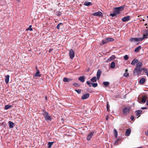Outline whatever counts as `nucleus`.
<instances>
[{"instance_id": "obj_1", "label": "nucleus", "mask_w": 148, "mask_h": 148, "mask_svg": "<svg viewBox=\"0 0 148 148\" xmlns=\"http://www.w3.org/2000/svg\"><path fill=\"white\" fill-rule=\"evenodd\" d=\"M43 115L46 121H51L52 117L49 114L48 112L45 110L43 111Z\"/></svg>"}, {"instance_id": "obj_2", "label": "nucleus", "mask_w": 148, "mask_h": 148, "mask_svg": "<svg viewBox=\"0 0 148 148\" xmlns=\"http://www.w3.org/2000/svg\"><path fill=\"white\" fill-rule=\"evenodd\" d=\"M142 71V69L136 67L135 68L133 71V73L134 74L136 73L138 74L140 73Z\"/></svg>"}, {"instance_id": "obj_3", "label": "nucleus", "mask_w": 148, "mask_h": 148, "mask_svg": "<svg viewBox=\"0 0 148 148\" xmlns=\"http://www.w3.org/2000/svg\"><path fill=\"white\" fill-rule=\"evenodd\" d=\"M69 55L71 59L73 58L75 56V53L74 51L72 49L69 50Z\"/></svg>"}, {"instance_id": "obj_4", "label": "nucleus", "mask_w": 148, "mask_h": 148, "mask_svg": "<svg viewBox=\"0 0 148 148\" xmlns=\"http://www.w3.org/2000/svg\"><path fill=\"white\" fill-rule=\"evenodd\" d=\"M130 41L132 42H134L135 41L138 42L141 41L140 38H132L130 39Z\"/></svg>"}, {"instance_id": "obj_5", "label": "nucleus", "mask_w": 148, "mask_h": 148, "mask_svg": "<svg viewBox=\"0 0 148 148\" xmlns=\"http://www.w3.org/2000/svg\"><path fill=\"white\" fill-rule=\"evenodd\" d=\"M92 15L94 16H97L100 17L102 16L103 13L101 12H98L93 13Z\"/></svg>"}, {"instance_id": "obj_6", "label": "nucleus", "mask_w": 148, "mask_h": 148, "mask_svg": "<svg viewBox=\"0 0 148 148\" xmlns=\"http://www.w3.org/2000/svg\"><path fill=\"white\" fill-rule=\"evenodd\" d=\"M130 110V108L127 107L124 108L123 110V113L124 114H126L129 113Z\"/></svg>"}, {"instance_id": "obj_7", "label": "nucleus", "mask_w": 148, "mask_h": 148, "mask_svg": "<svg viewBox=\"0 0 148 148\" xmlns=\"http://www.w3.org/2000/svg\"><path fill=\"white\" fill-rule=\"evenodd\" d=\"M102 72L101 70L98 69L97 71V79L98 80L101 75Z\"/></svg>"}, {"instance_id": "obj_8", "label": "nucleus", "mask_w": 148, "mask_h": 148, "mask_svg": "<svg viewBox=\"0 0 148 148\" xmlns=\"http://www.w3.org/2000/svg\"><path fill=\"white\" fill-rule=\"evenodd\" d=\"M89 97V94L88 93H87L86 94L83 95L81 97V99H87Z\"/></svg>"}, {"instance_id": "obj_9", "label": "nucleus", "mask_w": 148, "mask_h": 148, "mask_svg": "<svg viewBox=\"0 0 148 148\" xmlns=\"http://www.w3.org/2000/svg\"><path fill=\"white\" fill-rule=\"evenodd\" d=\"M94 132H91L89 134L87 137V140L89 141L90 140L92 137L94 135Z\"/></svg>"}, {"instance_id": "obj_10", "label": "nucleus", "mask_w": 148, "mask_h": 148, "mask_svg": "<svg viewBox=\"0 0 148 148\" xmlns=\"http://www.w3.org/2000/svg\"><path fill=\"white\" fill-rule=\"evenodd\" d=\"M130 20V16H127L124 17L122 19V20L123 22H125L128 21Z\"/></svg>"}, {"instance_id": "obj_11", "label": "nucleus", "mask_w": 148, "mask_h": 148, "mask_svg": "<svg viewBox=\"0 0 148 148\" xmlns=\"http://www.w3.org/2000/svg\"><path fill=\"white\" fill-rule=\"evenodd\" d=\"M116 58V57L114 55L112 56L109 58H108L106 62H109L110 61Z\"/></svg>"}, {"instance_id": "obj_12", "label": "nucleus", "mask_w": 148, "mask_h": 148, "mask_svg": "<svg viewBox=\"0 0 148 148\" xmlns=\"http://www.w3.org/2000/svg\"><path fill=\"white\" fill-rule=\"evenodd\" d=\"M131 132V129L130 128L127 130L125 132V135L127 136H128L130 135Z\"/></svg>"}, {"instance_id": "obj_13", "label": "nucleus", "mask_w": 148, "mask_h": 148, "mask_svg": "<svg viewBox=\"0 0 148 148\" xmlns=\"http://www.w3.org/2000/svg\"><path fill=\"white\" fill-rule=\"evenodd\" d=\"M72 80V79L67 78L66 77H64L63 78V81L64 82H68Z\"/></svg>"}, {"instance_id": "obj_14", "label": "nucleus", "mask_w": 148, "mask_h": 148, "mask_svg": "<svg viewBox=\"0 0 148 148\" xmlns=\"http://www.w3.org/2000/svg\"><path fill=\"white\" fill-rule=\"evenodd\" d=\"M8 123L10 128H12L15 125L14 123L13 122L11 121H9Z\"/></svg>"}, {"instance_id": "obj_15", "label": "nucleus", "mask_w": 148, "mask_h": 148, "mask_svg": "<svg viewBox=\"0 0 148 148\" xmlns=\"http://www.w3.org/2000/svg\"><path fill=\"white\" fill-rule=\"evenodd\" d=\"M85 77L84 76H82L79 77L78 78V80L82 82H84Z\"/></svg>"}, {"instance_id": "obj_16", "label": "nucleus", "mask_w": 148, "mask_h": 148, "mask_svg": "<svg viewBox=\"0 0 148 148\" xmlns=\"http://www.w3.org/2000/svg\"><path fill=\"white\" fill-rule=\"evenodd\" d=\"M138 62V60L137 59L135 58L134 59L131 63L132 65H134L135 64L137 63Z\"/></svg>"}, {"instance_id": "obj_17", "label": "nucleus", "mask_w": 148, "mask_h": 148, "mask_svg": "<svg viewBox=\"0 0 148 148\" xmlns=\"http://www.w3.org/2000/svg\"><path fill=\"white\" fill-rule=\"evenodd\" d=\"M9 77L10 76L9 75H7L5 77V81L7 84L9 82Z\"/></svg>"}, {"instance_id": "obj_18", "label": "nucleus", "mask_w": 148, "mask_h": 148, "mask_svg": "<svg viewBox=\"0 0 148 148\" xmlns=\"http://www.w3.org/2000/svg\"><path fill=\"white\" fill-rule=\"evenodd\" d=\"M142 111L141 110H137L136 112V116H138V118L140 116V114L142 113Z\"/></svg>"}, {"instance_id": "obj_19", "label": "nucleus", "mask_w": 148, "mask_h": 148, "mask_svg": "<svg viewBox=\"0 0 148 148\" xmlns=\"http://www.w3.org/2000/svg\"><path fill=\"white\" fill-rule=\"evenodd\" d=\"M142 66V62H140L138 63L136 65V67L141 69V67Z\"/></svg>"}, {"instance_id": "obj_20", "label": "nucleus", "mask_w": 148, "mask_h": 148, "mask_svg": "<svg viewBox=\"0 0 148 148\" xmlns=\"http://www.w3.org/2000/svg\"><path fill=\"white\" fill-rule=\"evenodd\" d=\"M141 49V47L140 46H139L136 48L134 50V52L136 53L138 52Z\"/></svg>"}, {"instance_id": "obj_21", "label": "nucleus", "mask_w": 148, "mask_h": 148, "mask_svg": "<svg viewBox=\"0 0 148 148\" xmlns=\"http://www.w3.org/2000/svg\"><path fill=\"white\" fill-rule=\"evenodd\" d=\"M84 4L85 5L88 6L91 5L92 3L91 2L86 1L84 3Z\"/></svg>"}, {"instance_id": "obj_22", "label": "nucleus", "mask_w": 148, "mask_h": 148, "mask_svg": "<svg viewBox=\"0 0 148 148\" xmlns=\"http://www.w3.org/2000/svg\"><path fill=\"white\" fill-rule=\"evenodd\" d=\"M97 77H93L90 80H91V82H96L97 81Z\"/></svg>"}, {"instance_id": "obj_23", "label": "nucleus", "mask_w": 148, "mask_h": 148, "mask_svg": "<svg viewBox=\"0 0 148 148\" xmlns=\"http://www.w3.org/2000/svg\"><path fill=\"white\" fill-rule=\"evenodd\" d=\"M120 12L119 9L118 8H114V12L116 13V14L120 13Z\"/></svg>"}, {"instance_id": "obj_24", "label": "nucleus", "mask_w": 148, "mask_h": 148, "mask_svg": "<svg viewBox=\"0 0 148 148\" xmlns=\"http://www.w3.org/2000/svg\"><path fill=\"white\" fill-rule=\"evenodd\" d=\"M146 97L145 96H143L142 97L141 100V102L142 103H144L145 102L146 100Z\"/></svg>"}, {"instance_id": "obj_25", "label": "nucleus", "mask_w": 148, "mask_h": 148, "mask_svg": "<svg viewBox=\"0 0 148 148\" xmlns=\"http://www.w3.org/2000/svg\"><path fill=\"white\" fill-rule=\"evenodd\" d=\"M145 81V78H143L141 79L139 81V83L140 84H143Z\"/></svg>"}, {"instance_id": "obj_26", "label": "nucleus", "mask_w": 148, "mask_h": 148, "mask_svg": "<svg viewBox=\"0 0 148 148\" xmlns=\"http://www.w3.org/2000/svg\"><path fill=\"white\" fill-rule=\"evenodd\" d=\"M102 42H103L102 43H101L100 44V45H103L104 44H105L107 43L108 42V41H107L106 38L103 40H102Z\"/></svg>"}, {"instance_id": "obj_27", "label": "nucleus", "mask_w": 148, "mask_h": 148, "mask_svg": "<svg viewBox=\"0 0 148 148\" xmlns=\"http://www.w3.org/2000/svg\"><path fill=\"white\" fill-rule=\"evenodd\" d=\"M110 67L111 68L114 69L115 67V63L114 62H112L110 65Z\"/></svg>"}, {"instance_id": "obj_28", "label": "nucleus", "mask_w": 148, "mask_h": 148, "mask_svg": "<svg viewBox=\"0 0 148 148\" xmlns=\"http://www.w3.org/2000/svg\"><path fill=\"white\" fill-rule=\"evenodd\" d=\"M108 42L109 41H112L114 40V39L112 38H106Z\"/></svg>"}, {"instance_id": "obj_29", "label": "nucleus", "mask_w": 148, "mask_h": 148, "mask_svg": "<svg viewBox=\"0 0 148 148\" xmlns=\"http://www.w3.org/2000/svg\"><path fill=\"white\" fill-rule=\"evenodd\" d=\"M109 84V82H103V84L106 86H108Z\"/></svg>"}, {"instance_id": "obj_30", "label": "nucleus", "mask_w": 148, "mask_h": 148, "mask_svg": "<svg viewBox=\"0 0 148 148\" xmlns=\"http://www.w3.org/2000/svg\"><path fill=\"white\" fill-rule=\"evenodd\" d=\"M124 6V5H123L120 7H118V8L119 9L120 11L121 12V11H122L123 10Z\"/></svg>"}, {"instance_id": "obj_31", "label": "nucleus", "mask_w": 148, "mask_h": 148, "mask_svg": "<svg viewBox=\"0 0 148 148\" xmlns=\"http://www.w3.org/2000/svg\"><path fill=\"white\" fill-rule=\"evenodd\" d=\"M54 142H49L48 143V147L50 148L51 147V146L53 143Z\"/></svg>"}, {"instance_id": "obj_32", "label": "nucleus", "mask_w": 148, "mask_h": 148, "mask_svg": "<svg viewBox=\"0 0 148 148\" xmlns=\"http://www.w3.org/2000/svg\"><path fill=\"white\" fill-rule=\"evenodd\" d=\"M40 73L39 71L38 70H37V71L36 73L35 74V76H40V75L39 74Z\"/></svg>"}, {"instance_id": "obj_33", "label": "nucleus", "mask_w": 148, "mask_h": 148, "mask_svg": "<svg viewBox=\"0 0 148 148\" xmlns=\"http://www.w3.org/2000/svg\"><path fill=\"white\" fill-rule=\"evenodd\" d=\"M147 36H146L145 34H144L142 38H140L141 41H142L144 38H147Z\"/></svg>"}, {"instance_id": "obj_34", "label": "nucleus", "mask_w": 148, "mask_h": 148, "mask_svg": "<svg viewBox=\"0 0 148 148\" xmlns=\"http://www.w3.org/2000/svg\"><path fill=\"white\" fill-rule=\"evenodd\" d=\"M114 134L115 137L116 138L117 136V132L115 129H114Z\"/></svg>"}, {"instance_id": "obj_35", "label": "nucleus", "mask_w": 148, "mask_h": 148, "mask_svg": "<svg viewBox=\"0 0 148 148\" xmlns=\"http://www.w3.org/2000/svg\"><path fill=\"white\" fill-rule=\"evenodd\" d=\"M92 84V86L93 87H96L97 86L98 84L97 83H91Z\"/></svg>"}, {"instance_id": "obj_36", "label": "nucleus", "mask_w": 148, "mask_h": 148, "mask_svg": "<svg viewBox=\"0 0 148 148\" xmlns=\"http://www.w3.org/2000/svg\"><path fill=\"white\" fill-rule=\"evenodd\" d=\"M63 24L61 23H60L58 24L57 26V29H60V27L61 25H62Z\"/></svg>"}, {"instance_id": "obj_37", "label": "nucleus", "mask_w": 148, "mask_h": 148, "mask_svg": "<svg viewBox=\"0 0 148 148\" xmlns=\"http://www.w3.org/2000/svg\"><path fill=\"white\" fill-rule=\"evenodd\" d=\"M10 107V106L7 105L5 106V109L6 110H7L9 109Z\"/></svg>"}, {"instance_id": "obj_38", "label": "nucleus", "mask_w": 148, "mask_h": 148, "mask_svg": "<svg viewBox=\"0 0 148 148\" xmlns=\"http://www.w3.org/2000/svg\"><path fill=\"white\" fill-rule=\"evenodd\" d=\"M75 91L78 94H79L81 93V89L75 90Z\"/></svg>"}, {"instance_id": "obj_39", "label": "nucleus", "mask_w": 148, "mask_h": 148, "mask_svg": "<svg viewBox=\"0 0 148 148\" xmlns=\"http://www.w3.org/2000/svg\"><path fill=\"white\" fill-rule=\"evenodd\" d=\"M31 27H32V25H30L29 26V27L27 29H26V30H29L31 31H32L33 30V29L31 28Z\"/></svg>"}, {"instance_id": "obj_40", "label": "nucleus", "mask_w": 148, "mask_h": 148, "mask_svg": "<svg viewBox=\"0 0 148 148\" xmlns=\"http://www.w3.org/2000/svg\"><path fill=\"white\" fill-rule=\"evenodd\" d=\"M86 83H87V84L89 85V86L90 87H91V83L90 81H87V82Z\"/></svg>"}, {"instance_id": "obj_41", "label": "nucleus", "mask_w": 148, "mask_h": 148, "mask_svg": "<svg viewBox=\"0 0 148 148\" xmlns=\"http://www.w3.org/2000/svg\"><path fill=\"white\" fill-rule=\"evenodd\" d=\"M124 58L125 60H127L128 59V57L127 55H125L124 56Z\"/></svg>"}, {"instance_id": "obj_42", "label": "nucleus", "mask_w": 148, "mask_h": 148, "mask_svg": "<svg viewBox=\"0 0 148 148\" xmlns=\"http://www.w3.org/2000/svg\"><path fill=\"white\" fill-rule=\"evenodd\" d=\"M116 14H116L114 12V13L110 14V15L112 17H114L116 16Z\"/></svg>"}, {"instance_id": "obj_43", "label": "nucleus", "mask_w": 148, "mask_h": 148, "mask_svg": "<svg viewBox=\"0 0 148 148\" xmlns=\"http://www.w3.org/2000/svg\"><path fill=\"white\" fill-rule=\"evenodd\" d=\"M145 33L146 36H147L148 35V30H146L145 31Z\"/></svg>"}, {"instance_id": "obj_44", "label": "nucleus", "mask_w": 148, "mask_h": 148, "mask_svg": "<svg viewBox=\"0 0 148 148\" xmlns=\"http://www.w3.org/2000/svg\"><path fill=\"white\" fill-rule=\"evenodd\" d=\"M73 86H74L75 87H77L78 86V84L76 83H75L73 84Z\"/></svg>"}, {"instance_id": "obj_45", "label": "nucleus", "mask_w": 148, "mask_h": 148, "mask_svg": "<svg viewBox=\"0 0 148 148\" xmlns=\"http://www.w3.org/2000/svg\"><path fill=\"white\" fill-rule=\"evenodd\" d=\"M124 75L125 76V77H127L128 76V75H129V74L127 73H125L124 74Z\"/></svg>"}, {"instance_id": "obj_46", "label": "nucleus", "mask_w": 148, "mask_h": 148, "mask_svg": "<svg viewBox=\"0 0 148 148\" xmlns=\"http://www.w3.org/2000/svg\"><path fill=\"white\" fill-rule=\"evenodd\" d=\"M145 73L147 74V77H148V71L147 69H146L145 70Z\"/></svg>"}, {"instance_id": "obj_47", "label": "nucleus", "mask_w": 148, "mask_h": 148, "mask_svg": "<svg viewBox=\"0 0 148 148\" xmlns=\"http://www.w3.org/2000/svg\"><path fill=\"white\" fill-rule=\"evenodd\" d=\"M109 106L108 105V104L107 105V110L109 112Z\"/></svg>"}, {"instance_id": "obj_48", "label": "nucleus", "mask_w": 148, "mask_h": 148, "mask_svg": "<svg viewBox=\"0 0 148 148\" xmlns=\"http://www.w3.org/2000/svg\"><path fill=\"white\" fill-rule=\"evenodd\" d=\"M145 134L148 136V130L145 132Z\"/></svg>"}, {"instance_id": "obj_49", "label": "nucleus", "mask_w": 148, "mask_h": 148, "mask_svg": "<svg viewBox=\"0 0 148 148\" xmlns=\"http://www.w3.org/2000/svg\"><path fill=\"white\" fill-rule=\"evenodd\" d=\"M134 116H132L130 117L131 119L132 120H133L134 119Z\"/></svg>"}, {"instance_id": "obj_50", "label": "nucleus", "mask_w": 148, "mask_h": 148, "mask_svg": "<svg viewBox=\"0 0 148 148\" xmlns=\"http://www.w3.org/2000/svg\"><path fill=\"white\" fill-rule=\"evenodd\" d=\"M141 108L142 109H143V110H144V109H146V107H142Z\"/></svg>"}, {"instance_id": "obj_51", "label": "nucleus", "mask_w": 148, "mask_h": 148, "mask_svg": "<svg viewBox=\"0 0 148 148\" xmlns=\"http://www.w3.org/2000/svg\"><path fill=\"white\" fill-rule=\"evenodd\" d=\"M2 125H3L4 127H5V125H4V123H2Z\"/></svg>"}, {"instance_id": "obj_52", "label": "nucleus", "mask_w": 148, "mask_h": 148, "mask_svg": "<svg viewBox=\"0 0 148 148\" xmlns=\"http://www.w3.org/2000/svg\"><path fill=\"white\" fill-rule=\"evenodd\" d=\"M146 104L147 105H148V100L147 101V102L146 103Z\"/></svg>"}, {"instance_id": "obj_53", "label": "nucleus", "mask_w": 148, "mask_h": 148, "mask_svg": "<svg viewBox=\"0 0 148 148\" xmlns=\"http://www.w3.org/2000/svg\"><path fill=\"white\" fill-rule=\"evenodd\" d=\"M106 120H108V117L107 116H106Z\"/></svg>"}, {"instance_id": "obj_54", "label": "nucleus", "mask_w": 148, "mask_h": 148, "mask_svg": "<svg viewBox=\"0 0 148 148\" xmlns=\"http://www.w3.org/2000/svg\"><path fill=\"white\" fill-rule=\"evenodd\" d=\"M127 71H128L127 69H126L125 70V71L126 72H127Z\"/></svg>"}, {"instance_id": "obj_55", "label": "nucleus", "mask_w": 148, "mask_h": 148, "mask_svg": "<svg viewBox=\"0 0 148 148\" xmlns=\"http://www.w3.org/2000/svg\"><path fill=\"white\" fill-rule=\"evenodd\" d=\"M52 49H50V50H49V52H50V51H52Z\"/></svg>"}, {"instance_id": "obj_56", "label": "nucleus", "mask_w": 148, "mask_h": 148, "mask_svg": "<svg viewBox=\"0 0 148 148\" xmlns=\"http://www.w3.org/2000/svg\"><path fill=\"white\" fill-rule=\"evenodd\" d=\"M138 148H142V147H138Z\"/></svg>"}, {"instance_id": "obj_57", "label": "nucleus", "mask_w": 148, "mask_h": 148, "mask_svg": "<svg viewBox=\"0 0 148 148\" xmlns=\"http://www.w3.org/2000/svg\"><path fill=\"white\" fill-rule=\"evenodd\" d=\"M142 69V70H144V69Z\"/></svg>"}, {"instance_id": "obj_58", "label": "nucleus", "mask_w": 148, "mask_h": 148, "mask_svg": "<svg viewBox=\"0 0 148 148\" xmlns=\"http://www.w3.org/2000/svg\"><path fill=\"white\" fill-rule=\"evenodd\" d=\"M147 18L148 19V16H147Z\"/></svg>"}, {"instance_id": "obj_59", "label": "nucleus", "mask_w": 148, "mask_h": 148, "mask_svg": "<svg viewBox=\"0 0 148 148\" xmlns=\"http://www.w3.org/2000/svg\"><path fill=\"white\" fill-rule=\"evenodd\" d=\"M18 1H20V0H17Z\"/></svg>"}, {"instance_id": "obj_60", "label": "nucleus", "mask_w": 148, "mask_h": 148, "mask_svg": "<svg viewBox=\"0 0 148 148\" xmlns=\"http://www.w3.org/2000/svg\"><path fill=\"white\" fill-rule=\"evenodd\" d=\"M47 97H46L45 98H46V99H47Z\"/></svg>"}]
</instances>
